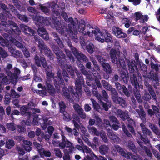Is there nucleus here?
Returning a JSON list of instances; mask_svg holds the SVG:
<instances>
[{
    "label": "nucleus",
    "mask_w": 160,
    "mask_h": 160,
    "mask_svg": "<svg viewBox=\"0 0 160 160\" xmlns=\"http://www.w3.org/2000/svg\"><path fill=\"white\" fill-rule=\"evenodd\" d=\"M104 70L107 73L110 74L112 73V70L111 67L108 62H105L102 65Z\"/></svg>",
    "instance_id": "obj_31"
},
{
    "label": "nucleus",
    "mask_w": 160,
    "mask_h": 160,
    "mask_svg": "<svg viewBox=\"0 0 160 160\" xmlns=\"http://www.w3.org/2000/svg\"><path fill=\"white\" fill-rule=\"evenodd\" d=\"M140 109L141 112L138 114L139 115L142 122L143 123H145L146 122L145 118L146 114L144 111L143 108H142L141 107Z\"/></svg>",
    "instance_id": "obj_36"
},
{
    "label": "nucleus",
    "mask_w": 160,
    "mask_h": 160,
    "mask_svg": "<svg viewBox=\"0 0 160 160\" xmlns=\"http://www.w3.org/2000/svg\"><path fill=\"white\" fill-rule=\"evenodd\" d=\"M68 45L73 54L78 60L82 59L84 62L88 61V59L85 55L82 52H79L76 48L72 46L70 43H68Z\"/></svg>",
    "instance_id": "obj_8"
},
{
    "label": "nucleus",
    "mask_w": 160,
    "mask_h": 160,
    "mask_svg": "<svg viewBox=\"0 0 160 160\" xmlns=\"http://www.w3.org/2000/svg\"><path fill=\"white\" fill-rule=\"evenodd\" d=\"M38 44L39 49L41 53H44L48 56H52V54L51 50L45 45L42 40H40Z\"/></svg>",
    "instance_id": "obj_7"
},
{
    "label": "nucleus",
    "mask_w": 160,
    "mask_h": 160,
    "mask_svg": "<svg viewBox=\"0 0 160 160\" xmlns=\"http://www.w3.org/2000/svg\"><path fill=\"white\" fill-rule=\"evenodd\" d=\"M17 17L20 20L25 22H28V17L25 15H22L20 14H17Z\"/></svg>",
    "instance_id": "obj_55"
},
{
    "label": "nucleus",
    "mask_w": 160,
    "mask_h": 160,
    "mask_svg": "<svg viewBox=\"0 0 160 160\" xmlns=\"http://www.w3.org/2000/svg\"><path fill=\"white\" fill-rule=\"evenodd\" d=\"M2 26L7 28L6 31L9 33V32L13 31L15 32H20L17 25L13 21L8 20L7 22H3Z\"/></svg>",
    "instance_id": "obj_4"
},
{
    "label": "nucleus",
    "mask_w": 160,
    "mask_h": 160,
    "mask_svg": "<svg viewBox=\"0 0 160 160\" xmlns=\"http://www.w3.org/2000/svg\"><path fill=\"white\" fill-rule=\"evenodd\" d=\"M59 105L60 107V112H62L64 111L65 109L66 106L65 103L63 102H61L59 103Z\"/></svg>",
    "instance_id": "obj_64"
},
{
    "label": "nucleus",
    "mask_w": 160,
    "mask_h": 160,
    "mask_svg": "<svg viewBox=\"0 0 160 160\" xmlns=\"http://www.w3.org/2000/svg\"><path fill=\"white\" fill-rule=\"evenodd\" d=\"M107 102L108 103V104L103 102H101V104L102 105L103 107L106 111H107L108 110L109 107H110L111 106V102H109L108 101Z\"/></svg>",
    "instance_id": "obj_47"
},
{
    "label": "nucleus",
    "mask_w": 160,
    "mask_h": 160,
    "mask_svg": "<svg viewBox=\"0 0 160 160\" xmlns=\"http://www.w3.org/2000/svg\"><path fill=\"white\" fill-rule=\"evenodd\" d=\"M63 114L64 119L67 121H69L70 120V117L67 112L64 111L61 112Z\"/></svg>",
    "instance_id": "obj_49"
},
{
    "label": "nucleus",
    "mask_w": 160,
    "mask_h": 160,
    "mask_svg": "<svg viewBox=\"0 0 160 160\" xmlns=\"http://www.w3.org/2000/svg\"><path fill=\"white\" fill-rule=\"evenodd\" d=\"M85 23L83 20H81L79 22L78 25V30L79 32L84 35H88L89 37H92L93 35V32H90V31H85Z\"/></svg>",
    "instance_id": "obj_11"
},
{
    "label": "nucleus",
    "mask_w": 160,
    "mask_h": 160,
    "mask_svg": "<svg viewBox=\"0 0 160 160\" xmlns=\"http://www.w3.org/2000/svg\"><path fill=\"white\" fill-rule=\"evenodd\" d=\"M38 35L44 39L48 40L49 39V36L47 31L43 27L39 26L38 30Z\"/></svg>",
    "instance_id": "obj_14"
},
{
    "label": "nucleus",
    "mask_w": 160,
    "mask_h": 160,
    "mask_svg": "<svg viewBox=\"0 0 160 160\" xmlns=\"http://www.w3.org/2000/svg\"><path fill=\"white\" fill-rule=\"evenodd\" d=\"M68 45L73 54L78 60L82 59L84 62L88 61V59L85 55L82 52H79L76 48L72 46L70 43H68Z\"/></svg>",
    "instance_id": "obj_9"
},
{
    "label": "nucleus",
    "mask_w": 160,
    "mask_h": 160,
    "mask_svg": "<svg viewBox=\"0 0 160 160\" xmlns=\"http://www.w3.org/2000/svg\"><path fill=\"white\" fill-rule=\"evenodd\" d=\"M12 65L8 63L4 68V70L6 74L10 77V79L12 83L15 84L17 82V77L14 74L11 72V70L12 69Z\"/></svg>",
    "instance_id": "obj_6"
},
{
    "label": "nucleus",
    "mask_w": 160,
    "mask_h": 160,
    "mask_svg": "<svg viewBox=\"0 0 160 160\" xmlns=\"http://www.w3.org/2000/svg\"><path fill=\"white\" fill-rule=\"evenodd\" d=\"M34 59L35 63L37 66L41 67V64H42L44 68H46V70L47 69L46 68L47 67V63L44 58L42 57L40 59L39 57L37 55H36ZM47 71H48V70H47Z\"/></svg>",
    "instance_id": "obj_13"
},
{
    "label": "nucleus",
    "mask_w": 160,
    "mask_h": 160,
    "mask_svg": "<svg viewBox=\"0 0 160 160\" xmlns=\"http://www.w3.org/2000/svg\"><path fill=\"white\" fill-rule=\"evenodd\" d=\"M11 96L13 98H18L20 97V95L18 93L14 90L11 89L10 92Z\"/></svg>",
    "instance_id": "obj_59"
},
{
    "label": "nucleus",
    "mask_w": 160,
    "mask_h": 160,
    "mask_svg": "<svg viewBox=\"0 0 160 160\" xmlns=\"http://www.w3.org/2000/svg\"><path fill=\"white\" fill-rule=\"evenodd\" d=\"M55 27L58 32L61 34L64 33V32L66 31L67 33L69 34L71 38H72L73 41L76 42H78V37L75 34H73V31L71 28L68 29L66 28H62L61 27V23L59 22H58L57 23L54 24Z\"/></svg>",
    "instance_id": "obj_3"
},
{
    "label": "nucleus",
    "mask_w": 160,
    "mask_h": 160,
    "mask_svg": "<svg viewBox=\"0 0 160 160\" xmlns=\"http://www.w3.org/2000/svg\"><path fill=\"white\" fill-rule=\"evenodd\" d=\"M113 102L115 103L119 104L123 107H125L127 105L125 101L120 97H118V98L116 99V101H113Z\"/></svg>",
    "instance_id": "obj_30"
},
{
    "label": "nucleus",
    "mask_w": 160,
    "mask_h": 160,
    "mask_svg": "<svg viewBox=\"0 0 160 160\" xmlns=\"http://www.w3.org/2000/svg\"><path fill=\"white\" fill-rule=\"evenodd\" d=\"M115 113L118 117H119L123 121H124L128 116V111L123 112L119 109H116Z\"/></svg>",
    "instance_id": "obj_17"
},
{
    "label": "nucleus",
    "mask_w": 160,
    "mask_h": 160,
    "mask_svg": "<svg viewBox=\"0 0 160 160\" xmlns=\"http://www.w3.org/2000/svg\"><path fill=\"white\" fill-rule=\"evenodd\" d=\"M14 145V141L12 139H9L6 142L5 146L6 148L10 149Z\"/></svg>",
    "instance_id": "obj_40"
},
{
    "label": "nucleus",
    "mask_w": 160,
    "mask_h": 160,
    "mask_svg": "<svg viewBox=\"0 0 160 160\" xmlns=\"http://www.w3.org/2000/svg\"><path fill=\"white\" fill-rule=\"evenodd\" d=\"M109 148L108 146L103 145L99 147V151L102 154H105L107 153L108 150Z\"/></svg>",
    "instance_id": "obj_32"
},
{
    "label": "nucleus",
    "mask_w": 160,
    "mask_h": 160,
    "mask_svg": "<svg viewBox=\"0 0 160 160\" xmlns=\"http://www.w3.org/2000/svg\"><path fill=\"white\" fill-rule=\"evenodd\" d=\"M92 31L93 32V34L95 36L96 40L101 42H103L105 40L106 42H110V45L108 46L109 48H110L112 46V38L110 34L107 30H103L101 32L99 28H97Z\"/></svg>",
    "instance_id": "obj_2"
},
{
    "label": "nucleus",
    "mask_w": 160,
    "mask_h": 160,
    "mask_svg": "<svg viewBox=\"0 0 160 160\" xmlns=\"http://www.w3.org/2000/svg\"><path fill=\"white\" fill-rule=\"evenodd\" d=\"M54 153L56 156L59 158H61L62 155V152L60 149L58 148H55L54 150Z\"/></svg>",
    "instance_id": "obj_56"
},
{
    "label": "nucleus",
    "mask_w": 160,
    "mask_h": 160,
    "mask_svg": "<svg viewBox=\"0 0 160 160\" xmlns=\"http://www.w3.org/2000/svg\"><path fill=\"white\" fill-rule=\"evenodd\" d=\"M21 27L22 30L26 34H28L29 32L33 34L35 33L34 31L24 24L21 25Z\"/></svg>",
    "instance_id": "obj_28"
},
{
    "label": "nucleus",
    "mask_w": 160,
    "mask_h": 160,
    "mask_svg": "<svg viewBox=\"0 0 160 160\" xmlns=\"http://www.w3.org/2000/svg\"><path fill=\"white\" fill-rule=\"evenodd\" d=\"M45 84V89H47L48 92L49 94L53 96L56 92V91L53 85L49 81H46Z\"/></svg>",
    "instance_id": "obj_15"
},
{
    "label": "nucleus",
    "mask_w": 160,
    "mask_h": 160,
    "mask_svg": "<svg viewBox=\"0 0 160 160\" xmlns=\"http://www.w3.org/2000/svg\"><path fill=\"white\" fill-rule=\"evenodd\" d=\"M115 47L116 49L112 48L109 52L111 61L113 63L116 64L118 67H121L123 69L125 70L126 69V65L124 59L120 57L119 49L120 47L118 42H115Z\"/></svg>",
    "instance_id": "obj_1"
},
{
    "label": "nucleus",
    "mask_w": 160,
    "mask_h": 160,
    "mask_svg": "<svg viewBox=\"0 0 160 160\" xmlns=\"http://www.w3.org/2000/svg\"><path fill=\"white\" fill-rule=\"evenodd\" d=\"M137 136L138 139H137V140H139L140 142L142 143V145H143V142H142V141L145 144H148L149 145L150 144V141L147 138H144L140 132H138Z\"/></svg>",
    "instance_id": "obj_27"
},
{
    "label": "nucleus",
    "mask_w": 160,
    "mask_h": 160,
    "mask_svg": "<svg viewBox=\"0 0 160 160\" xmlns=\"http://www.w3.org/2000/svg\"><path fill=\"white\" fill-rule=\"evenodd\" d=\"M99 145L98 138L97 137H94L93 139V144H91V147L93 149H95Z\"/></svg>",
    "instance_id": "obj_37"
},
{
    "label": "nucleus",
    "mask_w": 160,
    "mask_h": 160,
    "mask_svg": "<svg viewBox=\"0 0 160 160\" xmlns=\"http://www.w3.org/2000/svg\"><path fill=\"white\" fill-rule=\"evenodd\" d=\"M118 152L124 157L125 152L123 149L118 145H115L112 148V153L113 155H117Z\"/></svg>",
    "instance_id": "obj_16"
},
{
    "label": "nucleus",
    "mask_w": 160,
    "mask_h": 160,
    "mask_svg": "<svg viewBox=\"0 0 160 160\" xmlns=\"http://www.w3.org/2000/svg\"><path fill=\"white\" fill-rule=\"evenodd\" d=\"M140 68L141 69L143 72V76L146 77V76L147 71V69L146 65L143 64H140Z\"/></svg>",
    "instance_id": "obj_51"
},
{
    "label": "nucleus",
    "mask_w": 160,
    "mask_h": 160,
    "mask_svg": "<svg viewBox=\"0 0 160 160\" xmlns=\"http://www.w3.org/2000/svg\"><path fill=\"white\" fill-rule=\"evenodd\" d=\"M62 16L66 22H70L73 26H75L78 23V21L77 19H75L74 20H73L72 18L70 17L68 18L67 14L65 12H63L62 13Z\"/></svg>",
    "instance_id": "obj_22"
},
{
    "label": "nucleus",
    "mask_w": 160,
    "mask_h": 160,
    "mask_svg": "<svg viewBox=\"0 0 160 160\" xmlns=\"http://www.w3.org/2000/svg\"><path fill=\"white\" fill-rule=\"evenodd\" d=\"M7 128L9 130L13 131L15 130L16 127L12 122L8 123L6 125Z\"/></svg>",
    "instance_id": "obj_48"
},
{
    "label": "nucleus",
    "mask_w": 160,
    "mask_h": 160,
    "mask_svg": "<svg viewBox=\"0 0 160 160\" xmlns=\"http://www.w3.org/2000/svg\"><path fill=\"white\" fill-rule=\"evenodd\" d=\"M109 119L110 121L113 123L120 124V123L116 117L113 116H110L109 117Z\"/></svg>",
    "instance_id": "obj_50"
},
{
    "label": "nucleus",
    "mask_w": 160,
    "mask_h": 160,
    "mask_svg": "<svg viewBox=\"0 0 160 160\" xmlns=\"http://www.w3.org/2000/svg\"><path fill=\"white\" fill-rule=\"evenodd\" d=\"M12 56L15 58H22V57L23 55L18 50H15Z\"/></svg>",
    "instance_id": "obj_63"
},
{
    "label": "nucleus",
    "mask_w": 160,
    "mask_h": 160,
    "mask_svg": "<svg viewBox=\"0 0 160 160\" xmlns=\"http://www.w3.org/2000/svg\"><path fill=\"white\" fill-rule=\"evenodd\" d=\"M21 112L22 114H26L30 117L32 115L31 112H27V108L25 106H23L21 108Z\"/></svg>",
    "instance_id": "obj_39"
},
{
    "label": "nucleus",
    "mask_w": 160,
    "mask_h": 160,
    "mask_svg": "<svg viewBox=\"0 0 160 160\" xmlns=\"http://www.w3.org/2000/svg\"><path fill=\"white\" fill-rule=\"evenodd\" d=\"M82 36H81L80 37V41L82 45L84 46L87 40V36L86 35H84L82 34Z\"/></svg>",
    "instance_id": "obj_46"
},
{
    "label": "nucleus",
    "mask_w": 160,
    "mask_h": 160,
    "mask_svg": "<svg viewBox=\"0 0 160 160\" xmlns=\"http://www.w3.org/2000/svg\"><path fill=\"white\" fill-rule=\"evenodd\" d=\"M130 80L132 83L134 84L135 87H136L138 84V82L136 77L135 74H133L132 76L130 78Z\"/></svg>",
    "instance_id": "obj_43"
},
{
    "label": "nucleus",
    "mask_w": 160,
    "mask_h": 160,
    "mask_svg": "<svg viewBox=\"0 0 160 160\" xmlns=\"http://www.w3.org/2000/svg\"><path fill=\"white\" fill-rule=\"evenodd\" d=\"M94 45L92 43H90L87 46V50L90 53H92L93 52V48Z\"/></svg>",
    "instance_id": "obj_57"
},
{
    "label": "nucleus",
    "mask_w": 160,
    "mask_h": 160,
    "mask_svg": "<svg viewBox=\"0 0 160 160\" xmlns=\"http://www.w3.org/2000/svg\"><path fill=\"white\" fill-rule=\"evenodd\" d=\"M127 62L128 63V70L131 73H133L134 71V67L135 66V60H130L129 59H128L127 60Z\"/></svg>",
    "instance_id": "obj_26"
},
{
    "label": "nucleus",
    "mask_w": 160,
    "mask_h": 160,
    "mask_svg": "<svg viewBox=\"0 0 160 160\" xmlns=\"http://www.w3.org/2000/svg\"><path fill=\"white\" fill-rule=\"evenodd\" d=\"M66 69L67 71L70 73L72 76H74V73L73 69L70 65H67V66Z\"/></svg>",
    "instance_id": "obj_58"
},
{
    "label": "nucleus",
    "mask_w": 160,
    "mask_h": 160,
    "mask_svg": "<svg viewBox=\"0 0 160 160\" xmlns=\"http://www.w3.org/2000/svg\"><path fill=\"white\" fill-rule=\"evenodd\" d=\"M12 43L18 48L21 49L22 50H25V46H24L16 39L13 40Z\"/></svg>",
    "instance_id": "obj_38"
},
{
    "label": "nucleus",
    "mask_w": 160,
    "mask_h": 160,
    "mask_svg": "<svg viewBox=\"0 0 160 160\" xmlns=\"http://www.w3.org/2000/svg\"><path fill=\"white\" fill-rule=\"evenodd\" d=\"M23 147L25 150L28 152H30L32 149L31 146L32 145V142L28 140H23Z\"/></svg>",
    "instance_id": "obj_24"
},
{
    "label": "nucleus",
    "mask_w": 160,
    "mask_h": 160,
    "mask_svg": "<svg viewBox=\"0 0 160 160\" xmlns=\"http://www.w3.org/2000/svg\"><path fill=\"white\" fill-rule=\"evenodd\" d=\"M99 136L105 143L108 142V140L107 137L105 132L103 131H101L99 132Z\"/></svg>",
    "instance_id": "obj_41"
},
{
    "label": "nucleus",
    "mask_w": 160,
    "mask_h": 160,
    "mask_svg": "<svg viewBox=\"0 0 160 160\" xmlns=\"http://www.w3.org/2000/svg\"><path fill=\"white\" fill-rule=\"evenodd\" d=\"M33 19L34 21H37V23H40L42 25H47L50 24L48 19L46 17L36 15L33 17Z\"/></svg>",
    "instance_id": "obj_12"
},
{
    "label": "nucleus",
    "mask_w": 160,
    "mask_h": 160,
    "mask_svg": "<svg viewBox=\"0 0 160 160\" xmlns=\"http://www.w3.org/2000/svg\"><path fill=\"white\" fill-rule=\"evenodd\" d=\"M124 157L127 159H129L131 158L135 160H142V158L137 154H132L129 152L127 153L125 152Z\"/></svg>",
    "instance_id": "obj_23"
},
{
    "label": "nucleus",
    "mask_w": 160,
    "mask_h": 160,
    "mask_svg": "<svg viewBox=\"0 0 160 160\" xmlns=\"http://www.w3.org/2000/svg\"><path fill=\"white\" fill-rule=\"evenodd\" d=\"M76 73L78 77L76 79L75 82V84L76 87V93L78 95H81L82 90L80 86L84 83V82L82 77L81 76V74L77 72H76Z\"/></svg>",
    "instance_id": "obj_10"
},
{
    "label": "nucleus",
    "mask_w": 160,
    "mask_h": 160,
    "mask_svg": "<svg viewBox=\"0 0 160 160\" xmlns=\"http://www.w3.org/2000/svg\"><path fill=\"white\" fill-rule=\"evenodd\" d=\"M107 21L110 22V24H114V18L113 16H111L110 15H107L106 16Z\"/></svg>",
    "instance_id": "obj_61"
},
{
    "label": "nucleus",
    "mask_w": 160,
    "mask_h": 160,
    "mask_svg": "<svg viewBox=\"0 0 160 160\" xmlns=\"http://www.w3.org/2000/svg\"><path fill=\"white\" fill-rule=\"evenodd\" d=\"M43 122L41 124V127L43 130L46 129L47 128V125H50L52 124V122L51 119V118H48L46 117H42Z\"/></svg>",
    "instance_id": "obj_21"
},
{
    "label": "nucleus",
    "mask_w": 160,
    "mask_h": 160,
    "mask_svg": "<svg viewBox=\"0 0 160 160\" xmlns=\"http://www.w3.org/2000/svg\"><path fill=\"white\" fill-rule=\"evenodd\" d=\"M63 94L67 98H70L69 93L68 89L66 87H64L62 88Z\"/></svg>",
    "instance_id": "obj_54"
},
{
    "label": "nucleus",
    "mask_w": 160,
    "mask_h": 160,
    "mask_svg": "<svg viewBox=\"0 0 160 160\" xmlns=\"http://www.w3.org/2000/svg\"><path fill=\"white\" fill-rule=\"evenodd\" d=\"M112 31L113 34L118 38H125L127 37V35L122 32L121 29L118 27H113Z\"/></svg>",
    "instance_id": "obj_18"
},
{
    "label": "nucleus",
    "mask_w": 160,
    "mask_h": 160,
    "mask_svg": "<svg viewBox=\"0 0 160 160\" xmlns=\"http://www.w3.org/2000/svg\"><path fill=\"white\" fill-rule=\"evenodd\" d=\"M134 94L137 100L139 103H141L142 102L141 99V95L138 91L136 88V90L134 91Z\"/></svg>",
    "instance_id": "obj_44"
},
{
    "label": "nucleus",
    "mask_w": 160,
    "mask_h": 160,
    "mask_svg": "<svg viewBox=\"0 0 160 160\" xmlns=\"http://www.w3.org/2000/svg\"><path fill=\"white\" fill-rule=\"evenodd\" d=\"M47 79L48 80L47 81H50V79L52 78H53L54 79V85L56 87L58 88V82L56 80L54 79V78L53 77L54 76V74L50 72H48L47 73Z\"/></svg>",
    "instance_id": "obj_34"
},
{
    "label": "nucleus",
    "mask_w": 160,
    "mask_h": 160,
    "mask_svg": "<svg viewBox=\"0 0 160 160\" xmlns=\"http://www.w3.org/2000/svg\"><path fill=\"white\" fill-rule=\"evenodd\" d=\"M38 151L41 157L44 155L46 157H50L51 155L50 152L49 151H45L43 148H38Z\"/></svg>",
    "instance_id": "obj_35"
},
{
    "label": "nucleus",
    "mask_w": 160,
    "mask_h": 160,
    "mask_svg": "<svg viewBox=\"0 0 160 160\" xmlns=\"http://www.w3.org/2000/svg\"><path fill=\"white\" fill-rule=\"evenodd\" d=\"M137 142L141 146V148L143 150H144L145 151V152L147 155L149 157H151L152 156V153L150 150L145 146H144L142 145V143L141 142H140L139 140H137Z\"/></svg>",
    "instance_id": "obj_29"
},
{
    "label": "nucleus",
    "mask_w": 160,
    "mask_h": 160,
    "mask_svg": "<svg viewBox=\"0 0 160 160\" xmlns=\"http://www.w3.org/2000/svg\"><path fill=\"white\" fill-rule=\"evenodd\" d=\"M73 108L75 112L77 114L83 110L81 107L78 104L75 103L74 104Z\"/></svg>",
    "instance_id": "obj_42"
},
{
    "label": "nucleus",
    "mask_w": 160,
    "mask_h": 160,
    "mask_svg": "<svg viewBox=\"0 0 160 160\" xmlns=\"http://www.w3.org/2000/svg\"><path fill=\"white\" fill-rule=\"evenodd\" d=\"M140 125L141 129L144 135L145 136H148L151 137L152 136V132L143 123H141Z\"/></svg>",
    "instance_id": "obj_20"
},
{
    "label": "nucleus",
    "mask_w": 160,
    "mask_h": 160,
    "mask_svg": "<svg viewBox=\"0 0 160 160\" xmlns=\"http://www.w3.org/2000/svg\"><path fill=\"white\" fill-rule=\"evenodd\" d=\"M102 54L96 55L95 57L97 58L98 61L101 64H102L105 63V60L103 58L102 56Z\"/></svg>",
    "instance_id": "obj_53"
},
{
    "label": "nucleus",
    "mask_w": 160,
    "mask_h": 160,
    "mask_svg": "<svg viewBox=\"0 0 160 160\" xmlns=\"http://www.w3.org/2000/svg\"><path fill=\"white\" fill-rule=\"evenodd\" d=\"M39 6L40 9L44 13L47 14L49 13L50 10L48 7L43 6L41 4L39 5Z\"/></svg>",
    "instance_id": "obj_52"
},
{
    "label": "nucleus",
    "mask_w": 160,
    "mask_h": 160,
    "mask_svg": "<svg viewBox=\"0 0 160 160\" xmlns=\"http://www.w3.org/2000/svg\"><path fill=\"white\" fill-rule=\"evenodd\" d=\"M134 16L136 20L142 19V18L143 17V16L140 12H135L134 14Z\"/></svg>",
    "instance_id": "obj_60"
},
{
    "label": "nucleus",
    "mask_w": 160,
    "mask_h": 160,
    "mask_svg": "<svg viewBox=\"0 0 160 160\" xmlns=\"http://www.w3.org/2000/svg\"><path fill=\"white\" fill-rule=\"evenodd\" d=\"M109 91H111V98L113 101H115L116 99L118 97V94L117 91L115 89L112 87L111 89H110Z\"/></svg>",
    "instance_id": "obj_33"
},
{
    "label": "nucleus",
    "mask_w": 160,
    "mask_h": 160,
    "mask_svg": "<svg viewBox=\"0 0 160 160\" xmlns=\"http://www.w3.org/2000/svg\"><path fill=\"white\" fill-rule=\"evenodd\" d=\"M102 83L103 86L107 90H109L111 89L112 86L109 83L106 81L103 80L102 81Z\"/></svg>",
    "instance_id": "obj_45"
},
{
    "label": "nucleus",
    "mask_w": 160,
    "mask_h": 160,
    "mask_svg": "<svg viewBox=\"0 0 160 160\" xmlns=\"http://www.w3.org/2000/svg\"><path fill=\"white\" fill-rule=\"evenodd\" d=\"M62 142H60L59 147L61 149H63L65 148H70L69 150L72 152L75 148L73 146V144L68 140L64 136L63 133L61 134Z\"/></svg>",
    "instance_id": "obj_5"
},
{
    "label": "nucleus",
    "mask_w": 160,
    "mask_h": 160,
    "mask_svg": "<svg viewBox=\"0 0 160 160\" xmlns=\"http://www.w3.org/2000/svg\"><path fill=\"white\" fill-rule=\"evenodd\" d=\"M87 128L88 132L91 135L97 136H99L100 131H98L96 128L91 126H88Z\"/></svg>",
    "instance_id": "obj_25"
},
{
    "label": "nucleus",
    "mask_w": 160,
    "mask_h": 160,
    "mask_svg": "<svg viewBox=\"0 0 160 160\" xmlns=\"http://www.w3.org/2000/svg\"><path fill=\"white\" fill-rule=\"evenodd\" d=\"M0 54L3 58H6L8 56V53L1 48H0Z\"/></svg>",
    "instance_id": "obj_62"
},
{
    "label": "nucleus",
    "mask_w": 160,
    "mask_h": 160,
    "mask_svg": "<svg viewBox=\"0 0 160 160\" xmlns=\"http://www.w3.org/2000/svg\"><path fill=\"white\" fill-rule=\"evenodd\" d=\"M107 135L108 137L114 142L118 143L120 141L119 138L110 129H107Z\"/></svg>",
    "instance_id": "obj_19"
}]
</instances>
